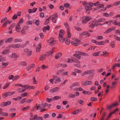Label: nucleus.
Returning <instances> with one entry per match:
<instances>
[{
  "label": "nucleus",
  "mask_w": 120,
  "mask_h": 120,
  "mask_svg": "<svg viewBox=\"0 0 120 120\" xmlns=\"http://www.w3.org/2000/svg\"><path fill=\"white\" fill-rule=\"evenodd\" d=\"M90 101H97V99L96 97H93L90 98Z\"/></svg>",
  "instance_id": "7c9ffc66"
},
{
  "label": "nucleus",
  "mask_w": 120,
  "mask_h": 120,
  "mask_svg": "<svg viewBox=\"0 0 120 120\" xmlns=\"http://www.w3.org/2000/svg\"><path fill=\"white\" fill-rule=\"evenodd\" d=\"M33 100L32 99H27L26 98V102H27L28 103H29L31 102Z\"/></svg>",
  "instance_id": "79ce46f5"
},
{
  "label": "nucleus",
  "mask_w": 120,
  "mask_h": 120,
  "mask_svg": "<svg viewBox=\"0 0 120 120\" xmlns=\"http://www.w3.org/2000/svg\"><path fill=\"white\" fill-rule=\"evenodd\" d=\"M105 20V18H102L98 20L94 21L92 22H91L89 23V24H90V27H91L92 29H93L94 26H97L99 25L102 26V24H101L100 23H98V22H104Z\"/></svg>",
  "instance_id": "f257e3e1"
},
{
  "label": "nucleus",
  "mask_w": 120,
  "mask_h": 120,
  "mask_svg": "<svg viewBox=\"0 0 120 120\" xmlns=\"http://www.w3.org/2000/svg\"><path fill=\"white\" fill-rule=\"evenodd\" d=\"M66 39L64 41L65 42V43L67 45H69L70 43V41L69 39H68L67 38H66Z\"/></svg>",
  "instance_id": "bb28decb"
},
{
  "label": "nucleus",
  "mask_w": 120,
  "mask_h": 120,
  "mask_svg": "<svg viewBox=\"0 0 120 120\" xmlns=\"http://www.w3.org/2000/svg\"><path fill=\"white\" fill-rule=\"evenodd\" d=\"M62 53H57L55 56V58L56 59H58L60 57L62 56Z\"/></svg>",
  "instance_id": "2eb2a0df"
},
{
  "label": "nucleus",
  "mask_w": 120,
  "mask_h": 120,
  "mask_svg": "<svg viewBox=\"0 0 120 120\" xmlns=\"http://www.w3.org/2000/svg\"><path fill=\"white\" fill-rule=\"evenodd\" d=\"M80 53L79 55L77 54H74L73 55V56L76 57L77 59H80V56L79 55H82L83 56H88L89 55L86 53Z\"/></svg>",
  "instance_id": "20e7f679"
},
{
  "label": "nucleus",
  "mask_w": 120,
  "mask_h": 120,
  "mask_svg": "<svg viewBox=\"0 0 120 120\" xmlns=\"http://www.w3.org/2000/svg\"><path fill=\"white\" fill-rule=\"evenodd\" d=\"M49 115L48 114H45L43 117L44 119H46L49 116Z\"/></svg>",
  "instance_id": "774afa93"
},
{
  "label": "nucleus",
  "mask_w": 120,
  "mask_h": 120,
  "mask_svg": "<svg viewBox=\"0 0 120 120\" xmlns=\"http://www.w3.org/2000/svg\"><path fill=\"white\" fill-rule=\"evenodd\" d=\"M19 57L15 53H13L12 54V58H17Z\"/></svg>",
  "instance_id": "cd10ccee"
},
{
  "label": "nucleus",
  "mask_w": 120,
  "mask_h": 120,
  "mask_svg": "<svg viewBox=\"0 0 120 120\" xmlns=\"http://www.w3.org/2000/svg\"><path fill=\"white\" fill-rule=\"evenodd\" d=\"M118 5H120V1L117 2L113 4V6H116Z\"/></svg>",
  "instance_id": "37998d69"
},
{
  "label": "nucleus",
  "mask_w": 120,
  "mask_h": 120,
  "mask_svg": "<svg viewBox=\"0 0 120 120\" xmlns=\"http://www.w3.org/2000/svg\"><path fill=\"white\" fill-rule=\"evenodd\" d=\"M64 26H65L66 28L67 29V31H68V30H69V27L68 26V24L67 23H64Z\"/></svg>",
  "instance_id": "c03bdc74"
},
{
  "label": "nucleus",
  "mask_w": 120,
  "mask_h": 120,
  "mask_svg": "<svg viewBox=\"0 0 120 120\" xmlns=\"http://www.w3.org/2000/svg\"><path fill=\"white\" fill-rule=\"evenodd\" d=\"M23 23V20L22 19H21L20 20L19 22L17 24L20 25V24H22Z\"/></svg>",
  "instance_id": "5fc2aeb1"
},
{
  "label": "nucleus",
  "mask_w": 120,
  "mask_h": 120,
  "mask_svg": "<svg viewBox=\"0 0 120 120\" xmlns=\"http://www.w3.org/2000/svg\"><path fill=\"white\" fill-rule=\"evenodd\" d=\"M14 41L16 42H20L22 41V40L20 39H16L14 40Z\"/></svg>",
  "instance_id": "c85d7f7f"
},
{
  "label": "nucleus",
  "mask_w": 120,
  "mask_h": 120,
  "mask_svg": "<svg viewBox=\"0 0 120 120\" xmlns=\"http://www.w3.org/2000/svg\"><path fill=\"white\" fill-rule=\"evenodd\" d=\"M36 120H43V118L42 117L37 116Z\"/></svg>",
  "instance_id": "338daca9"
},
{
  "label": "nucleus",
  "mask_w": 120,
  "mask_h": 120,
  "mask_svg": "<svg viewBox=\"0 0 120 120\" xmlns=\"http://www.w3.org/2000/svg\"><path fill=\"white\" fill-rule=\"evenodd\" d=\"M91 18L90 16H84L83 17V20H82V24H84L87 22Z\"/></svg>",
  "instance_id": "423d86ee"
},
{
  "label": "nucleus",
  "mask_w": 120,
  "mask_h": 120,
  "mask_svg": "<svg viewBox=\"0 0 120 120\" xmlns=\"http://www.w3.org/2000/svg\"><path fill=\"white\" fill-rule=\"evenodd\" d=\"M33 83L34 84H37L38 83V82L35 80V77H33Z\"/></svg>",
  "instance_id": "bf43d9fd"
},
{
  "label": "nucleus",
  "mask_w": 120,
  "mask_h": 120,
  "mask_svg": "<svg viewBox=\"0 0 120 120\" xmlns=\"http://www.w3.org/2000/svg\"><path fill=\"white\" fill-rule=\"evenodd\" d=\"M48 43L51 45H53L56 43V41L53 38H51L48 40Z\"/></svg>",
  "instance_id": "6e6552de"
},
{
  "label": "nucleus",
  "mask_w": 120,
  "mask_h": 120,
  "mask_svg": "<svg viewBox=\"0 0 120 120\" xmlns=\"http://www.w3.org/2000/svg\"><path fill=\"white\" fill-rule=\"evenodd\" d=\"M13 40L12 38L11 37L7 39L5 41V42L6 43H11L12 42Z\"/></svg>",
  "instance_id": "aec40b11"
},
{
  "label": "nucleus",
  "mask_w": 120,
  "mask_h": 120,
  "mask_svg": "<svg viewBox=\"0 0 120 120\" xmlns=\"http://www.w3.org/2000/svg\"><path fill=\"white\" fill-rule=\"evenodd\" d=\"M8 96H10L14 94L15 92H7Z\"/></svg>",
  "instance_id": "2f4dec72"
},
{
  "label": "nucleus",
  "mask_w": 120,
  "mask_h": 120,
  "mask_svg": "<svg viewBox=\"0 0 120 120\" xmlns=\"http://www.w3.org/2000/svg\"><path fill=\"white\" fill-rule=\"evenodd\" d=\"M103 37L101 36H98L96 38V39L97 40L101 39L103 38Z\"/></svg>",
  "instance_id": "e2e57ef3"
},
{
  "label": "nucleus",
  "mask_w": 120,
  "mask_h": 120,
  "mask_svg": "<svg viewBox=\"0 0 120 120\" xmlns=\"http://www.w3.org/2000/svg\"><path fill=\"white\" fill-rule=\"evenodd\" d=\"M105 42L104 41H101L100 42H98L96 43V44L98 45H102L104 44Z\"/></svg>",
  "instance_id": "4be33fe9"
},
{
  "label": "nucleus",
  "mask_w": 120,
  "mask_h": 120,
  "mask_svg": "<svg viewBox=\"0 0 120 120\" xmlns=\"http://www.w3.org/2000/svg\"><path fill=\"white\" fill-rule=\"evenodd\" d=\"M10 83H8L7 84H6L4 86L3 89H5L7 88L9 85Z\"/></svg>",
  "instance_id": "72a5a7b5"
},
{
  "label": "nucleus",
  "mask_w": 120,
  "mask_h": 120,
  "mask_svg": "<svg viewBox=\"0 0 120 120\" xmlns=\"http://www.w3.org/2000/svg\"><path fill=\"white\" fill-rule=\"evenodd\" d=\"M68 71H66V72H64L62 73V75L63 76H64L65 75L67 74H68Z\"/></svg>",
  "instance_id": "6e6d98bb"
},
{
  "label": "nucleus",
  "mask_w": 120,
  "mask_h": 120,
  "mask_svg": "<svg viewBox=\"0 0 120 120\" xmlns=\"http://www.w3.org/2000/svg\"><path fill=\"white\" fill-rule=\"evenodd\" d=\"M28 94V93L27 92H25L22 94L21 95V96H22L23 97L27 96V95Z\"/></svg>",
  "instance_id": "680f3d73"
},
{
  "label": "nucleus",
  "mask_w": 120,
  "mask_h": 120,
  "mask_svg": "<svg viewBox=\"0 0 120 120\" xmlns=\"http://www.w3.org/2000/svg\"><path fill=\"white\" fill-rule=\"evenodd\" d=\"M87 74H90L91 73H93L94 72V69H92L90 70H88L86 71Z\"/></svg>",
  "instance_id": "412c9836"
},
{
  "label": "nucleus",
  "mask_w": 120,
  "mask_h": 120,
  "mask_svg": "<svg viewBox=\"0 0 120 120\" xmlns=\"http://www.w3.org/2000/svg\"><path fill=\"white\" fill-rule=\"evenodd\" d=\"M87 33H88V32L87 31H84L82 33H81L80 34V36H82V35H86Z\"/></svg>",
  "instance_id": "a18cd8bd"
},
{
  "label": "nucleus",
  "mask_w": 120,
  "mask_h": 120,
  "mask_svg": "<svg viewBox=\"0 0 120 120\" xmlns=\"http://www.w3.org/2000/svg\"><path fill=\"white\" fill-rule=\"evenodd\" d=\"M58 16L56 14H55L53 15H52L50 17L52 18V21L54 23H55L56 20V18Z\"/></svg>",
  "instance_id": "9d476101"
},
{
  "label": "nucleus",
  "mask_w": 120,
  "mask_h": 120,
  "mask_svg": "<svg viewBox=\"0 0 120 120\" xmlns=\"http://www.w3.org/2000/svg\"><path fill=\"white\" fill-rule=\"evenodd\" d=\"M64 32V31L63 30H60V31L59 38L60 41L61 42H63L66 40V38L64 39L63 36L64 35L63 33Z\"/></svg>",
  "instance_id": "f03ea898"
},
{
  "label": "nucleus",
  "mask_w": 120,
  "mask_h": 120,
  "mask_svg": "<svg viewBox=\"0 0 120 120\" xmlns=\"http://www.w3.org/2000/svg\"><path fill=\"white\" fill-rule=\"evenodd\" d=\"M74 58H73L72 59H68V62L72 63L73 62V61L74 60Z\"/></svg>",
  "instance_id": "49530a36"
},
{
  "label": "nucleus",
  "mask_w": 120,
  "mask_h": 120,
  "mask_svg": "<svg viewBox=\"0 0 120 120\" xmlns=\"http://www.w3.org/2000/svg\"><path fill=\"white\" fill-rule=\"evenodd\" d=\"M60 89L59 87H55L53 89H51L50 90V91L52 93H53L58 91Z\"/></svg>",
  "instance_id": "4468645a"
},
{
  "label": "nucleus",
  "mask_w": 120,
  "mask_h": 120,
  "mask_svg": "<svg viewBox=\"0 0 120 120\" xmlns=\"http://www.w3.org/2000/svg\"><path fill=\"white\" fill-rule=\"evenodd\" d=\"M109 55V53H93L92 55L93 56H97L101 55L106 57Z\"/></svg>",
  "instance_id": "0eeeda50"
},
{
  "label": "nucleus",
  "mask_w": 120,
  "mask_h": 120,
  "mask_svg": "<svg viewBox=\"0 0 120 120\" xmlns=\"http://www.w3.org/2000/svg\"><path fill=\"white\" fill-rule=\"evenodd\" d=\"M30 108V106H28L26 107H22V108L21 109L22 110H23L24 111H26L27 110V109H29Z\"/></svg>",
  "instance_id": "5701e85b"
},
{
  "label": "nucleus",
  "mask_w": 120,
  "mask_h": 120,
  "mask_svg": "<svg viewBox=\"0 0 120 120\" xmlns=\"http://www.w3.org/2000/svg\"><path fill=\"white\" fill-rule=\"evenodd\" d=\"M111 12H110L109 14V15H109L107 13H103V15L104 16L108 17L111 16Z\"/></svg>",
  "instance_id": "a878e982"
},
{
  "label": "nucleus",
  "mask_w": 120,
  "mask_h": 120,
  "mask_svg": "<svg viewBox=\"0 0 120 120\" xmlns=\"http://www.w3.org/2000/svg\"><path fill=\"white\" fill-rule=\"evenodd\" d=\"M64 5L65 7L67 8L69 6L70 4L69 3H67L64 4Z\"/></svg>",
  "instance_id": "864d4df0"
},
{
  "label": "nucleus",
  "mask_w": 120,
  "mask_h": 120,
  "mask_svg": "<svg viewBox=\"0 0 120 120\" xmlns=\"http://www.w3.org/2000/svg\"><path fill=\"white\" fill-rule=\"evenodd\" d=\"M67 34L68 36V37L69 38H70L71 37V34H70V33L69 32V30H68L67 31Z\"/></svg>",
  "instance_id": "09e8293b"
},
{
  "label": "nucleus",
  "mask_w": 120,
  "mask_h": 120,
  "mask_svg": "<svg viewBox=\"0 0 120 120\" xmlns=\"http://www.w3.org/2000/svg\"><path fill=\"white\" fill-rule=\"evenodd\" d=\"M73 62L76 63L80 64V62L79 60L75 59V58H74V60Z\"/></svg>",
  "instance_id": "052dcab7"
},
{
  "label": "nucleus",
  "mask_w": 120,
  "mask_h": 120,
  "mask_svg": "<svg viewBox=\"0 0 120 120\" xmlns=\"http://www.w3.org/2000/svg\"><path fill=\"white\" fill-rule=\"evenodd\" d=\"M50 17H49L47 19L45 22V24L46 25L48 24L49 22V21L50 20Z\"/></svg>",
  "instance_id": "a19ab883"
},
{
  "label": "nucleus",
  "mask_w": 120,
  "mask_h": 120,
  "mask_svg": "<svg viewBox=\"0 0 120 120\" xmlns=\"http://www.w3.org/2000/svg\"><path fill=\"white\" fill-rule=\"evenodd\" d=\"M92 83L91 81H82V84L84 86H86L87 85H90Z\"/></svg>",
  "instance_id": "1a4fd4ad"
},
{
  "label": "nucleus",
  "mask_w": 120,
  "mask_h": 120,
  "mask_svg": "<svg viewBox=\"0 0 120 120\" xmlns=\"http://www.w3.org/2000/svg\"><path fill=\"white\" fill-rule=\"evenodd\" d=\"M15 113H12L9 115V116L10 118H12L14 117L15 116Z\"/></svg>",
  "instance_id": "13d9d810"
},
{
  "label": "nucleus",
  "mask_w": 120,
  "mask_h": 120,
  "mask_svg": "<svg viewBox=\"0 0 120 120\" xmlns=\"http://www.w3.org/2000/svg\"><path fill=\"white\" fill-rule=\"evenodd\" d=\"M41 105L42 106L43 108H45L47 106H48V104H47V103H42Z\"/></svg>",
  "instance_id": "f704fd0d"
},
{
  "label": "nucleus",
  "mask_w": 120,
  "mask_h": 120,
  "mask_svg": "<svg viewBox=\"0 0 120 120\" xmlns=\"http://www.w3.org/2000/svg\"><path fill=\"white\" fill-rule=\"evenodd\" d=\"M41 44L40 43L39 44L36 48V52H40V48L41 47Z\"/></svg>",
  "instance_id": "f3484780"
},
{
  "label": "nucleus",
  "mask_w": 120,
  "mask_h": 120,
  "mask_svg": "<svg viewBox=\"0 0 120 120\" xmlns=\"http://www.w3.org/2000/svg\"><path fill=\"white\" fill-rule=\"evenodd\" d=\"M20 76L19 75H17L14 76V78L13 79V81L16 80L20 78Z\"/></svg>",
  "instance_id": "b1692460"
},
{
  "label": "nucleus",
  "mask_w": 120,
  "mask_h": 120,
  "mask_svg": "<svg viewBox=\"0 0 120 120\" xmlns=\"http://www.w3.org/2000/svg\"><path fill=\"white\" fill-rule=\"evenodd\" d=\"M26 98H24L23 99H22L20 101V102L21 104H22L23 103H24V102H26Z\"/></svg>",
  "instance_id": "4c0bfd02"
},
{
  "label": "nucleus",
  "mask_w": 120,
  "mask_h": 120,
  "mask_svg": "<svg viewBox=\"0 0 120 120\" xmlns=\"http://www.w3.org/2000/svg\"><path fill=\"white\" fill-rule=\"evenodd\" d=\"M115 41H113L111 43L110 45L112 48H113L114 47V45L115 44Z\"/></svg>",
  "instance_id": "ea45409f"
},
{
  "label": "nucleus",
  "mask_w": 120,
  "mask_h": 120,
  "mask_svg": "<svg viewBox=\"0 0 120 120\" xmlns=\"http://www.w3.org/2000/svg\"><path fill=\"white\" fill-rule=\"evenodd\" d=\"M8 96V95L7 92L3 93L2 95V97L4 98H5Z\"/></svg>",
  "instance_id": "473e14b6"
},
{
  "label": "nucleus",
  "mask_w": 120,
  "mask_h": 120,
  "mask_svg": "<svg viewBox=\"0 0 120 120\" xmlns=\"http://www.w3.org/2000/svg\"><path fill=\"white\" fill-rule=\"evenodd\" d=\"M48 66H46L44 65H42L41 66V68L43 69H46L48 68Z\"/></svg>",
  "instance_id": "603ef678"
},
{
  "label": "nucleus",
  "mask_w": 120,
  "mask_h": 120,
  "mask_svg": "<svg viewBox=\"0 0 120 120\" xmlns=\"http://www.w3.org/2000/svg\"><path fill=\"white\" fill-rule=\"evenodd\" d=\"M112 22V20H109L108 21H105L104 22L103 24H107L108 25H110Z\"/></svg>",
  "instance_id": "6ab92c4d"
},
{
  "label": "nucleus",
  "mask_w": 120,
  "mask_h": 120,
  "mask_svg": "<svg viewBox=\"0 0 120 120\" xmlns=\"http://www.w3.org/2000/svg\"><path fill=\"white\" fill-rule=\"evenodd\" d=\"M85 9L86 11H89L91 10L92 8L91 7H89L87 6H86L85 7Z\"/></svg>",
  "instance_id": "c9c22d12"
},
{
  "label": "nucleus",
  "mask_w": 120,
  "mask_h": 120,
  "mask_svg": "<svg viewBox=\"0 0 120 120\" xmlns=\"http://www.w3.org/2000/svg\"><path fill=\"white\" fill-rule=\"evenodd\" d=\"M1 115L2 116H8V114L6 112H2Z\"/></svg>",
  "instance_id": "8fccbe9b"
},
{
  "label": "nucleus",
  "mask_w": 120,
  "mask_h": 120,
  "mask_svg": "<svg viewBox=\"0 0 120 120\" xmlns=\"http://www.w3.org/2000/svg\"><path fill=\"white\" fill-rule=\"evenodd\" d=\"M79 103L81 105H83L84 103V101L83 100L80 99L79 100Z\"/></svg>",
  "instance_id": "0e129e2a"
},
{
  "label": "nucleus",
  "mask_w": 120,
  "mask_h": 120,
  "mask_svg": "<svg viewBox=\"0 0 120 120\" xmlns=\"http://www.w3.org/2000/svg\"><path fill=\"white\" fill-rule=\"evenodd\" d=\"M21 64L23 66H26L27 65L26 63L24 61L21 62Z\"/></svg>",
  "instance_id": "69168bd1"
},
{
  "label": "nucleus",
  "mask_w": 120,
  "mask_h": 120,
  "mask_svg": "<svg viewBox=\"0 0 120 120\" xmlns=\"http://www.w3.org/2000/svg\"><path fill=\"white\" fill-rule=\"evenodd\" d=\"M35 65L34 64L30 65L27 67V69L28 71H29L33 67H35Z\"/></svg>",
  "instance_id": "a211bd4d"
},
{
  "label": "nucleus",
  "mask_w": 120,
  "mask_h": 120,
  "mask_svg": "<svg viewBox=\"0 0 120 120\" xmlns=\"http://www.w3.org/2000/svg\"><path fill=\"white\" fill-rule=\"evenodd\" d=\"M52 53H45V54L43 53L40 56L39 60L41 61H42L43 60L45 59L46 56H49L52 54Z\"/></svg>",
  "instance_id": "7ed1b4c3"
},
{
  "label": "nucleus",
  "mask_w": 120,
  "mask_h": 120,
  "mask_svg": "<svg viewBox=\"0 0 120 120\" xmlns=\"http://www.w3.org/2000/svg\"><path fill=\"white\" fill-rule=\"evenodd\" d=\"M23 86L25 89H27L28 88L29 89V88L30 87V86L28 85H24Z\"/></svg>",
  "instance_id": "de8ad7c7"
},
{
  "label": "nucleus",
  "mask_w": 120,
  "mask_h": 120,
  "mask_svg": "<svg viewBox=\"0 0 120 120\" xmlns=\"http://www.w3.org/2000/svg\"><path fill=\"white\" fill-rule=\"evenodd\" d=\"M106 114V112H104L103 115L101 116V117L100 119V120H104Z\"/></svg>",
  "instance_id": "393cba45"
},
{
  "label": "nucleus",
  "mask_w": 120,
  "mask_h": 120,
  "mask_svg": "<svg viewBox=\"0 0 120 120\" xmlns=\"http://www.w3.org/2000/svg\"><path fill=\"white\" fill-rule=\"evenodd\" d=\"M53 78L57 82H60L61 81L60 79L57 76H54Z\"/></svg>",
  "instance_id": "dca6fc26"
},
{
  "label": "nucleus",
  "mask_w": 120,
  "mask_h": 120,
  "mask_svg": "<svg viewBox=\"0 0 120 120\" xmlns=\"http://www.w3.org/2000/svg\"><path fill=\"white\" fill-rule=\"evenodd\" d=\"M10 47L12 48H18L20 47L21 46L19 44H14L11 45Z\"/></svg>",
  "instance_id": "f8f14e48"
},
{
  "label": "nucleus",
  "mask_w": 120,
  "mask_h": 120,
  "mask_svg": "<svg viewBox=\"0 0 120 120\" xmlns=\"http://www.w3.org/2000/svg\"><path fill=\"white\" fill-rule=\"evenodd\" d=\"M15 25V23H13L8 28V29L11 30L14 27Z\"/></svg>",
  "instance_id": "c756f323"
},
{
  "label": "nucleus",
  "mask_w": 120,
  "mask_h": 120,
  "mask_svg": "<svg viewBox=\"0 0 120 120\" xmlns=\"http://www.w3.org/2000/svg\"><path fill=\"white\" fill-rule=\"evenodd\" d=\"M68 97L70 98H74L75 97V95L73 94L70 93L69 94Z\"/></svg>",
  "instance_id": "e433bc0d"
},
{
  "label": "nucleus",
  "mask_w": 120,
  "mask_h": 120,
  "mask_svg": "<svg viewBox=\"0 0 120 120\" xmlns=\"http://www.w3.org/2000/svg\"><path fill=\"white\" fill-rule=\"evenodd\" d=\"M53 99L52 98L49 99L47 98L46 99V101L48 102H51L53 101Z\"/></svg>",
  "instance_id": "4d7b16f0"
},
{
  "label": "nucleus",
  "mask_w": 120,
  "mask_h": 120,
  "mask_svg": "<svg viewBox=\"0 0 120 120\" xmlns=\"http://www.w3.org/2000/svg\"><path fill=\"white\" fill-rule=\"evenodd\" d=\"M15 28L17 32L18 33L20 32L21 29L20 25L17 24Z\"/></svg>",
  "instance_id": "ddd939ff"
},
{
  "label": "nucleus",
  "mask_w": 120,
  "mask_h": 120,
  "mask_svg": "<svg viewBox=\"0 0 120 120\" xmlns=\"http://www.w3.org/2000/svg\"><path fill=\"white\" fill-rule=\"evenodd\" d=\"M112 31V30L110 28H109L107 29L106 31L104 32V33L107 34L108 33Z\"/></svg>",
  "instance_id": "58836bf2"
},
{
  "label": "nucleus",
  "mask_w": 120,
  "mask_h": 120,
  "mask_svg": "<svg viewBox=\"0 0 120 120\" xmlns=\"http://www.w3.org/2000/svg\"><path fill=\"white\" fill-rule=\"evenodd\" d=\"M9 64L8 62L7 63H2V65L4 66L3 68L5 67L6 66L8 65Z\"/></svg>",
  "instance_id": "3c124183"
},
{
  "label": "nucleus",
  "mask_w": 120,
  "mask_h": 120,
  "mask_svg": "<svg viewBox=\"0 0 120 120\" xmlns=\"http://www.w3.org/2000/svg\"><path fill=\"white\" fill-rule=\"evenodd\" d=\"M72 39L73 40L75 41V42H77V43H76L74 41H71V44L73 45H74L75 46H77L79 45V44L78 43H79L80 42V41L78 39L74 38H72Z\"/></svg>",
  "instance_id": "39448f33"
},
{
  "label": "nucleus",
  "mask_w": 120,
  "mask_h": 120,
  "mask_svg": "<svg viewBox=\"0 0 120 120\" xmlns=\"http://www.w3.org/2000/svg\"><path fill=\"white\" fill-rule=\"evenodd\" d=\"M11 103V102L10 101H8L7 102H3L1 103L0 105L1 106L4 107L7 106L8 105H9Z\"/></svg>",
  "instance_id": "9b49d317"
}]
</instances>
